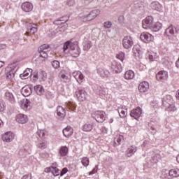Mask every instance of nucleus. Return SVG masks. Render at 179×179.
I'll return each mask as SVG.
<instances>
[{"instance_id":"f257e3e1","label":"nucleus","mask_w":179,"mask_h":179,"mask_svg":"<svg viewBox=\"0 0 179 179\" xmlns=\"http://www.w3.org/2000/svg\"><path fill=\"white\" fill-rule=\"evenodd\" d=\"M70 48L69 54L74 58H78L80 55V48L78 41H66L63 45V51L65 52Z\"/></svg>"},{"instance_id":"f03ea898","label":"nucleus","mask_w":179,"mask_h":179,"mask_svg":"<svg viewBox=\"0 0 179 179\" xmlns=\"http://www.w3.org/2000/svg\"><path fill=\"white\" fill-rule=\"evenodd\" d=\"M16 64H9L5 68L4 73L6 75V79L13 82V79H15V73H16Z\"/></svg>"},{"instance_id":"7ed1b4c3","label":"nucleus","mask_w":179,"mask_h":179,"mask_svg":"<svg viewBox=\"0 0 179 179\" xmlns=\"http://www.w3.org/2000/svg\"><path fill=\"white\" fill-rule=\"evenodd\" d=\"M165 34L169 40H174L176 38V35L177 34V28L173 25L169 26L166 29Z\"/></svg>"},{"instance_id":"20e7f679","label":"nucleus","mask_w":179,"mask_h":179,"mask_svg":"<svg viewBox=\"0 0 179 179\" xmlns=\"http://www.w3.org/2000/svg\"><path fill=\"white\" fill-rule=\"evenodd\" d=\"M92 117L94 118L97 122H104L106 120V113L97 110L92 113Z\"/></svg>"},{"instance_id":"39448f33","label":"nucleus","mask_w":179,"mask_h":179,"mask_svg":"<svg viewBox=\"0 0 179 179\" xmlns=\"http://www.w3.org/2000/svg\"><path fill=\"white\" fill-rule=\"evenodd\" d=\"M140 38L143 43H145L146 44H149V43H152V41L155 40L153 35L150 34L149 32L141 33Z\"/></svg>"},{"instance_id":"423d86ee","label":"nucleus","mask_w":179,"mask_h":179,"mask_svg":"<svg viewBox=\"0 0 179 179\" xmlns=\"http://www.w3.org/2000/svg\"><path fill=\"white\" fill-rule=\"evenodd\" d=\"M153 26V17L147 16L143 20V28L145 30H150Z\"/></svg>"},{"instance_id":"0eeeda50","label":"nucleus","mask_w":179,"mask_h":179,"mask_svg":"<svg viewBox=\"0 0 179 179\" xmlns=\"http://www.w3.org/2000/svg\"><path fill=\"white\" fill-rule=\"evenodd\" d=\"M156 79L159 82H166L169 79V72L164 70L159 71L156 75Z\"/></svg>"},{"instance_id":"6e6552de","label":"nucleus","mask_w":179,"mask_h":179,"mask_svg":"<svg viewBox=\"0 0 179 179\" xmlns=\"http://www.w3.org/2000/svg\"><path fill=\"white\" fill-rule=\"evenodd\" d=\"M1 139L3 142L9 143L10 142H12L13 139H15V134H13L12 131H7L1 135Z\"/></svg>"},{"instance_id":"1a4fd4ad","label":"nucleus","mask_w":179,"mask_h":179,"mask_svg":"<svg viewBox=\"0 0 179 179\" xmlns=\"http://www.w3.org/2000/svg\"><path fill=\"white\" fill-rule=\"evenodd\" d=\"M134 44V41H132V38L129 36H126L122 39V45L124 48L128 50V48H131Z\"/></svg>"},{"instance_id":"9d476101","label":"nucleus","mask_w":179,"mask_h":179,"mask_svg":"<svg viewBox=\"0 0 179 179\" xmlns=\"http://www.w3.org/2000/svg\"><path fill=\"white\" fill-rule=\"evenodd\" d=\"M15 121L18 122V124H27L29 121V117H27V115L20 113L16 115Z\"/></svg>"},{"instance_id":"9b49d317","label":"nucleus","mask_w":179,"mask_h":179,"mask_svg":"<svg viewBox=\"0 0 179 179\" xmlns=\"http://www.w3.org/2000/svg\"><path fill=\"white\" fill-rule=\"evenodd\" d=\"M136 150H138V148L136 146L134 145L128 146L125 151L127 157H132L135 153H136Z\"/></svg>"},{"instance_id":"f8f14e48","label":"nucleus","mask_w":179,"mask_h":179,"mask_svg":"<svg viewBox=\"0 0 179 179\" xmlns=\"http://www.w3.org/2000/svg\"><path fill=\"white\" fill-rule=\"evenodd\" d=\"M87 94L85 90H77L76 91V96L79 101H85Z\"/></svg>"},{"instance_id":"ddd939ff","label":"nucleus","mask_w":179,"mask_h":179,"mask_svg":"<svg viewBox=\"0 0 179 179\" xmlns=\"http://www.w3.org/2000/svg\"><path fill=\"white\" fill-rule=\"evenodd\" d=\"M73 76L78 83H83L85 80V76L80 71H76L73 73Z\"/></svg>"},{"instance_id":"4468645a","label":"nucleus","mask_w":179,"mask_h":179,"mask_svg":"<svg viewBox=\"0 0 179 179\" xmlns=\"http://www.w3.org/2000/svg\"><path fill=\"white\" fill-rule=\"evenodd\" d=\"M140 93H146L149 90V83L143 81L138 85V87Z\"/></svg>"},{"instance_id":"2eb2a0df","label":"nucleus","mask_w":179,"mask_h":179,"mask_svg":"<svg viewBox=\"0 0 179 179\" xmlns=\"http://www.w3.org/2000/svg\"><path fill=\"white\" fill-rule=\"evenodd\" d=\"M59 79L61 82H63L64 83H68V82H70L71 80V76L66 74L65 71H60V73H59Z\"/></svg>"},{"instance_id":"dca6fc26","label":"nucleus","mask_w":179,"mask_h":179,"mask_svg":"<svg viewBox=\"0 0 179 179\" xmlns=\"http://www.w3.org/2000/svg\"><path fill=\"white\" fill-rule=\"evenodd\" d=\"M131 117L138 120L142 115V109L140 107H137L136 109H133L130 113Z\"/></svg>"},{"instance_id":"f3484780","label":"nucleus","mask_w":179,"mask_h":179,"mask_svg":"<svg viewBox=\"0 0 179 179\" xmlns=\"http://www.w3.org/2000/svg\"><path fill=\"white\" fill-rule=\"evenodd\" d=\"M57 115L59 120H61L62 118H65V116L66 115V111H65V108H62V106H57Z\"/></svg>"},{"instance_id":"a211bd4d","label":"nucleus","mask_w":179,"mask_h":179,"mask_svg":"<svg viewBox=\"0 0 179 179\" xmlns=\"http://www.w3.org/2000/svg\"><path fill=\"white\" fill-rule=\"evenodd\" d=\"M20 106L22 110H29L31 106V103L29 101V99H25L20 101Z\"/></svg>"},{"instance_id":"6ab92c4d","label":"nucleus","mask_w":179,"mask_h":179,"mask_svg":"<svg viewBox=\"0 0 179 179\" xmlns=\"http://www.w3.org/2000/svg\"><path fill=\"white\" fill-rule=\"evenodd\" d=\"M150 6L153 10H157V12H162L163 10V6L159 1L152 2Z\"/></svg>"},{"instance_id":"aec40b11","label":"nucleus","mask_w":179,"mask_h":179,"mask_svg":"<svg viewBox=\"0 0 179 179\" xmlns=\"http://www.w3.org/2000/svg\"><path fill=\"white\" fill-rule=\"evenodd\" d=\"M33 70L31 69H26L24 72L20 75V78L22 80L29 79L31 77Z\"/></svg>"},{"instance_id":"412c9836","label":"nucleus","mask_w":179,"mask_h":179,"mask_svg":"<svg viewBox=\"0 0 179 179\" xmlns=\"http://www.w3.org/2000/svg\"><path fill=\"white\" fill-rule=\"evenodd\" d=\"M63 135L65 138H71L73 135V129L72 127L67 126L63 129Z\"/></svg>"},{"instance_id":"4be33fe9","label":"nucleus","mask_w":179,"mask_h":179,"mask_svg":"<svg viewBox=\"0 0 179 179\" xmlns=\"http://www.w3.org/2000/svg\"><path fill=\"white\" fill-rule=\"evenodd\" d=\"M21 8L24 12H31L33 10V4L30 2H24L22 4Z\"/></svg>"},{"instance_id":"5701e85b","label":"nucleus","mask_w":179,"mask_h":179,"mask_svg":"<svg viewBox=\"0 0 179 179\" xmlns=\"http://www.w3.org/2000/svg\"><path fill=\"white\" fill-rule=\"evenodd\" d=\"M21 92L24 97H29L31 94V87L30 85H26L22 87Z\"/></svg>"},{"instance_id":"b1692460","label":"nucleus","mask_w":179,"mask_h":179,"mask_svg":"<svg viewBox=\"0 0 179 179\" xmlns=\"http://www.w3.org/2000/svg\"><path fill=\"white\" fill-rule=\"evenodd\" d=\"M34 89L36 94L38 96H43V94L45 93V90H44V87H43L41 85L34 86Z\"/></svg>"},{"instance_id":"393cba45","label":"nucleus","mask_w":179,"mask_h":179,"mask_svg":"<svg viewBox=\"0 0 179 179\" xmlns=\"http://www.w3.org/2000/svg\"><path fill=\"white\" fill-rule=\"evenodd\" d=\"M163 29V24L160 22H157L154 24H152V27H151L152 31H160Z\"/></svg>"},{"instance_id":"a878e982","label":"nucleus","mask_w":179,"mask_h":179,"mask_svg":"<svg viewBox=\"0 0 179 179\" xmlns=\"http://www.w3.org/2000/svg\"><path fill=\"white\" fill-rule=\"evenodd\" d=\"M135 78V72L132 70L127 71L124 73V79L126 80H132Z\"/></svg>"},{"instance_id":"bb28decb","label":"nucleus","mask_w":179,"mask_h":179,"mask_svg":"<svg viewBox=\"0 0 179 179\" xmlns=\"http://www.w3.org/2000/svg\"><path fill=\"white\" fill-rule=\"evenodd\" d=\"M118 113L121 118H125V117H127V115H128L127 106H122L121 108H119Z\"/></svg>"},{"instance_id":"cd10ccee","label":"nucleus","mask_w":179,"mask_h":179,"mask_svg":"<svg viewBox=\"0 0 179 179\" xmlns=\"http://www.w3.org/2000/svg\"><path fill=\"white\" fill-rule=\"evenodd\" d=\"M147 55L150 61H153L159 58V55H157V52H153L152 50H148L147 52Z\"/></svg>"},{"instance_id":"c85d7f7f","label":"nucleus","mask_w":179,"mask_h":179,"mask_svg":"<svg viewBox=\"0 0 179 179\" xmlns=\"http://www.w3.org/2000/svg\"><path fill=\"white\" fill-rule=\"evenodd\" d=\"M45 79H47V73L44 71H41L38 73V80L40 83H43V82H45Z\"/></svg>"},{"instance_id":"c756f323","label":"nucleus","mask_w":179,"mask_h":179,"mask_svg":"<svg viewBox=\"0 0 179 179\" xmlns=\"http://www.w3.org/2000/svg\"><path fill=\"white\" fill-rule=\"evenodd\" d=\"M81 129L85 132H90V131L93 129V124L90 123H85L82 125Z\"/></svg>"},{"instance_id":"7c9ffc66","label":"nucleus","mask_w":179,"mask_h":179,"mask_svg":"<svg viewBox=\"0 0 179 179\" xmlns=\"http://www.w3.org/2000/svg\"><path fill=\"white\" fill-rule=\"evenodd\" d=\"M37 31V27H36V24L34 25H29L28 27V29H27V34H29L30 36H31V34H34L35 33H36Z\"/></svg>"},{"instance_id":"2f4dec72","label":"nucleus","mask_w":179,"mask_h":179,"mask_svg":"<svg viewBox=\"0 0 179 179\" xmlns=\"http://www.w3.org/2000/svg\"><path fill=\"white\" fill-rule=\"evenodd\" d=\"M69 150L68 149V147H66V145L62 146L59 150V153L60 156L64 157V156H66V155H68Z\"/></svg>"},{"instance_id":"473e14b6","label":"nucleus","mask_w":179,"mask_h":179,"mask_svg":"<svg viewBox=\"0 0 179 179\" xmlns=\"http://www.w3.org/2000/svg\"><path fill=\"white\" fill-rule=\"evenodd\" d=\"M100 13H101V11L100 10L95 9L90 13V16L91 17V19L93 20V19H96V17H98L99 15H100Z\"/></svg>"},{"instance_id":"72a5a7b5","label":"nucleus","mask_w":179,"mask_h":179,"mask_svg":"<svg viewBox=\"0 0 179 179\" xmlns=\"http://www.w3.org/2000/svg\"><path fill=\"white\" fill-rule=\"evenodd\" d=\"M98 73L102 76V78H110V71L108 70L99 69Z\"/></svg>"},{"instance_id":"f704fd0d","label":"nucleus","mask_w":179,"mask_h":179,"mask_svg":"<svg viewBox=\"0 0 179 179\" xmlns=\"http://www.w3.org/2000/svg\"><path fill=\"white\" fill-rule=\"evenodd\" d=\"M169 176L171 177H179V169L173 168L169 171Z\"/></svg>"},{"instance_id":"c9c22d12","label":"nucleus","mask_w":179,"mask_h":179,"mask_svg":"<svg viewBox=\"0 0 179 179\" xmlns=\"http://www.w3.org/2000/svg\"><path fill=\"white\" fill-rule=\"evenodd\" d=\"M66 29H68V24L62 23L57 28V31L55 32V34L59 31H65Z\"/></svg>"},{"instance_id":"e433bc0d","label":"nucleus","mask_w":179,"mask_h":179,"mask_svg":"<svg viewBox=\"0 0 179 179\" xmlns=\"http://www.w3.org/2000/svg\"><path fill=\"white\" fill-rule=\"evenodd\" d=\"M124 141V136L119 135L117 138L114 139V146H118L121 145V141Z\"/></svg>"},{"instance_id":"4c0bfd02","label":"nucleus","mask_w":179,"mask_h":179,"mask_svg":"<svg viewBox=\"0 0 179 179\" xmlns=\"http://www.w3.org/2000/svg\"><path fill=\"white\" fill-rule=\"evenodd\" d=\"M30 79L31 82L36 83L38 80V72L34 71L31 73V77Z\"/></svg>"},{"instance_id":"58836bf2","label":"nucleus","mask_w":179,"mask_h":179,"mask_svg":"<svg viewBox=\"0 0 179 179\" xmlns=\"http://www.w3.org/2000/svg\"><path fill=\"white\" fill-rule=\"evenodd\" d=\"M6 99H7V100H9V101H10L11 103H13V101H15V96H13V94L10 91H7L6 92Z\"/></svg>"},{"instance_id":"ea45409f","label":"nucleus","mask_w":179,"mask_h":179,"mask_svg":"<svg viewBox=\"0 0 179 179\" xmlns=\"http://www.w3.org/2000/svg\"><path fill=\"white\" fill-rule=\"evenodd\" d=\"M39 51V58L41 61H44L48 57V55L45 50H38Z\"/></svg>"},{"instance_id":"a19ab883","label":"nucleus","mask_w":179,"mask_h":179,"mask_svg":"<svg viewBox=\"0 0 179 179\" xmlns=\"http://www.w3.org/2000/svg\"><path fill=\"white\" fill-rule=\"evenodd\" d=\"M66 106L69 108V110H71V111H75V110H76V105L75 104V102L68 101L66 103Z\"/></svg>"},{"instance_id":"79ce46f5","label":"nucleus","mask_w":179,"mask_h":179,"mask_svg":"<svg viewBox=\"0 0 179 179\" xmlns=\"http://www.w3.org/2000/svg\"><path fill=\"white\" fill-rule=\"evenodd\" d=\"M80 20L82 22H90L92 20V17H90V14L83 15L80 17Z\"/></svg>"},{"instance_id":"37998d69","label":"nucleus","mask_w":179,"mask_h":179,"mask_svg":"<svg viewBox=\"0 0 179 179\" xmlns=\"http://www.w3.org/2000/svg\"><path fill=\"white\" fill-rule=\"evenodd\" d=\"M92 47V43L90 41H85L83 44V50L84 51H89Z\"/></svg>"},{"instance_id":"c03bdc74","label":"nucleus","mask_w":179,"mask_h":179,"mask_svg":"<svg viewBox=\"0 0 179 179\" xmlns=\"http://www.w3.org/2000/svg\"><path fill=\"white\" fill-rule=\"evenodd\" d=\"M81 163L85 167H87V166H89V163H90V161L89 160V158L84 157L81 159Z\"/></svg>"},{"instance_id":"a18cd8bd","label":"nucleus","mask_w":179,"mask_h":179,"mask_svg":"<svg viewBox=\"0 0 179 179\" xmlns=\"http://www.w3.org/2000/svg\"><path fill=\"white\" fill-rule=\"evenodd\" d=\"M114 70L117 73H120L122 71V66H121V64L117 63L115 66Z\"/></svg>"},{"instance_id":"49530a36","label":"nucleus","mask_w":179,"mask_h":179,"mask_svg":"<svg viewBox=\"0 0 179 179\" xmlns=\"http://www.w3.org/2000/svg\"><path fill=\"white\" fill-rule=\"evenodd\" d=\"M53 176L57 177L58 176H61V170L58 169L57 168L53 167V170L52 171Z\"/></svg>"},{"instance_id":"de8ad7c7","label":"nucleus","mask_w":179,"mask_h":179,"mask_svg":"<svg viewBox=\"0 0 179 179\" xmlns=\"http://www.w3.org/2000/svg\"><path fill=\"white\" fill-rule=\"evenodd\" d=\"M176 110H177V108H176V106L174 104H171L166 108V111H168L169 113L176 111Z\"/></svg>"},{"instance_id":"09e8293b","label":"nucleus","mask_w":179,"mask_h":179,"mask_svg":"<svg viewBox=\"0 0 179 179\" xmlns=\"http://www.w3.org/2000/svg\"><path fill=\"white\" fill-rule=\"evenodd\" d=\"M6 108V105H5V102L3 100L0 99V113L3 112V110Z\"/></svg>"},{"instance_id":"8fccbe9b","label":"nucleus","mask_w":179,"mask_h":179,"mask_svg":"<svg viewBox=\"0 0 179 179\" xmlns=\"http://www.w3.org/2000/svg\"><path fill=\"white\" fill-rule=\"evenodd\" d=\"M38 149H41L42 150H43V149H46L47 148V143L45 142H41L38 144Z\"/></svg>"},{"instance_id":"3c124183","label":"nucleus","mask_w":179,"mask_h":179,"mask_svg":"<svg viewBox=\"0 0 179 179\" xmlns=\"http://www.w3.org/2000/svg\"><path fill=\"white\" fill-rule=\"evenodd\" d=\"M134 54L137 58H141V55H142V51L138 50L136 48H134Z\"/></svg>"},{"instance_id":"603ef678","label":"nucleus","mask_w":179,"mask_h":179,"mask_svg":"<svg viewBox=\"0 0 179 179\" xmlns=\"http://www.w3.org/2000/svg\"><path fill=\"white\" fill-rule=\"evenodd\" d=\"M48 48H50V45H48V44H43V45L40 46V48H38V50L45 51V50H48Z\"/></svg>"},{"instance_id":"864d4df0","label":"nucleus","mask_w":179,"mask_h":179,"mask_svg":"<svg viewBox=\"0 0 179 179\" xmlns=\"http://www.w3.org/2000/svg\"><path fill=\"white\" fill-rule=\"evenodd\" d=\"M103 26L105 29H111L113 26V22H111L110 21H106L104 22Z\"/></svg>"},{"instance_id":"5fc2aeb1","label":"nucleus","mask_w":179,"mask_h":179,"mask_svg":"<svg viewBox=\"0 0 179 179\" xmlns=\"http://www.w3.org/2000/svg\"><path fill=\"white\" fill-rule=\"evenodd\" d=\"M116 58L120 59V61H124V58H125V54L123 52H120L116 55Z\"/></svg>"},{"instance_id":"6e6d98bb","label":"nucleus","mask_w":179,"mask_h":179,"mask_svg":"<svg viewBox=\"0 0 179 179\" xmlns=\"http://www.w3.org/2000/svg\"><path fill=\"white\" fill-rule=\"evenodd\" d=\"M52 66H53V68H55V69H58V68H59V62L54 60L53 62H52Z\"/></svg>"},{"instance_id":"4d7b16f0","label":"nucleus","mask_w":179,"mask_h":179,"mask_svg":"<svg viewBox=\"0 0 179 179\" xmlns=\"http://www.w3.org/2000/svg\"><path fill=\"white\" fill-rule=\"evenodd\" d=\"M52 170H54V167L52 166L46 168L45 169V173H52Z\"/></svg>"},{"instance_id":"13d9d810","label":"nucleus","mask_w":179,"mask_h":179,"mask_svg":"<svg viewBox=\"0 0 179 179\" xmlns=\"http://www.w3.org/2000/svg\"><path fill=\"white\" fill-rule=\"evenodd\" d=\"M68 173V169L64 168L62 171H61L60 176H64V174H66Z\"/></svg>"},{"instance_id":"bf43d9fd","label":"nucleus","mask_w":179,"mask_h":179,"mask_svg":"<svg viewBox=\"0 0 179 179\" xmlns=\"http://www.w3.org/2000/svg\"><path fill=\"white\" fill-rule=\"evenodd\" d=\"M97 172V166H96L91 172L89 173V176H92V174H96Z\"/></svg>"},{"instance_id":"052dcab7","label":"nucleus","mask_w":179,"mask_h":179,"mask_svg":"<svg viewBox=\"0 0 179 179\" xmlns=\"http://www.w3.org/2000/svg\"><path fill=\"white\" fill-rule=\"evenodd\" d=\"M67 3H68L69 6H73V5H75V1L69 0Z\"/></svg>"},{"instance_id":"680f3d73","label":"nucleus","mask_w":179,"mask_h":179,"mask_svg":"<svg viewBox=\"0 0 179 179\" xmlns=\"http://www.w3.org/2000/svg\"><path fill=\"white\" fill-rule=\"evenodd\" d=\"M22 179H31V175H25L22 178Z\"/></svg>"},{"instance_id":"e2e57ef3","label":"nucleus","mask_w":179,"mask_h":179,"mask_svg":"<svg viewBox=\"0 0 179 179\" xmlns=\"http://www.w3.org/2000/svg\"><path fill=\"white\" fill-rule=\"evenodd\" d=\"M146 145H148V141H144L143 143L141 144V148H145Z\"/></svg>"},{"instance_id":"0e129e2a","label":"nucleus","mask_w":179,"mask_h":179,"mask_svg":"<svg viewBox=\"0 0 179 179\" xmlns=\"http://www.w3.org/2000/svg\"><path fill=\"white\" fill-rule=\"evenodd\" d=\"M176 68H178L179 69V57L178 58V59L176 62Z\"/></svg>"},{"instance_id":"69168bd1","label":"nucleus","mask_w":179,"mask_h":179,"mask_svg":"<svg viewBox=\"0 0 179 179\" xmlns=\"http://www.w3.org/2000/svg\"><path fill=\"white\" fill-rule=\"evenodd\" d=\"M5 66V62L0 61V68Z\"/></svg>"},{"instance_id":"338daca9","label":"nucleus","mask_w":179,"mask_h":179,"mask_svg":"<svg viewBox=\"0 0 179 179\" xmlns=\"http://www.w3.org/2000/svg\"><path fill=\"white\" fill-rule=\"evenodd\" d=\"M85 3H90L91 2H93V0H85Z\"/></svg>"},{"instance_id":"774afa93","label":"nucleus","mask_w":179,"mask_h":179,"mask_svg":"<svg viewBox=\"0 0 179 179\" xmlns=\"http://www.w3.org/2000/svg\"><path fill=\"white\" fill-rule=\"evenodd\" d=\"M176 97L179 100V90L176 92Z\"/></svg>"}]
</instances>
